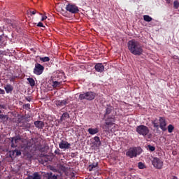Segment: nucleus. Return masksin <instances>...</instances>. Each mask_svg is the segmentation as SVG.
I'll return each instance as SVG.
<instances>
[{"instance_id":"nucleus-1","label":"nucleus","mask_w":179,"mask_h":179,"mask_svg":"<svg viewBox=\"0 0 179 179\" xmlns=\"http://www.w3.org/2000/svg\"><path fill=\"white\" fill-rule=\"evenodd\" d=\"M127 47L129 51L133 55L141 56L143 54V48H142V45L139 41H136L135 39H132L129 41L127 43Z\"/></svg>"},{"instance_id":"nucleus-2","label":"nucleus","mask_w":179,"mask_h":179,"mask_svg":"<svg viewBox=\"0 0 179 179\" xmlns=\"http://www.w3.org/2000/svg\"><path fill=\"white\" fill-rule=\"evenodd\" d=\"M152 124L156 129L160 128L163 132L167 131V122L166 121V118L163 117H159V120L157 119L152 120Z\"/></svg>"},{"instance_id":"nucleus-3","label":"nucleus","mask_w":179,"mask_h":179,"mask_svg":"<svg viewBox=\"0 0 179 179\" xmlns=\"http://www.w3.org/2000/svg\"><path fill=\"white\" fill-rule=\"evenodd\" d=\"M142 153V148L141 147H134L130 148L127 152H126V156L132 159L134 157H136V156H139Z\"/></svg>"},{"instance_id":"nucleus-4","label":"nucleus","mask_w":179,"mask_h":179,"mask_svg":"<svg viewBox=\"0 0 179 179\" xmlns=\"http://www.w3.org/2000/svg\"><path fill=\"white\" fill-rule=\"evenodd\" d=\"M136 131L138 134V135H142V136H147L148 135V138H152V134H149L150 130L147 126H145L143 124L137 126Z\"/></svg>"},{"instance_id":"nucleus-5","label":"nucleus","mask_w":179,"mask_h":179,"mask_svg":"<svg viewBox=\"0 0 179 179\" xmlns=\"http://www.w3.org/2000/svg\"><path fill=\"white\" fill-rule=\"evenodd\" d=\"M97 94L93 92H87L83 94H80L78 99L79 100H88V101H92L96 99Z\"/></svg>"},{"instance_id":"nucleus-6","label":"nucleus","mask_w":179,"mask_h":179,"mask_svg":"<svg viewBox=\"0 0 179 179\" xmlns=\"http://www.w3.org/2000/svg\"><path fill=\"white\" fill-rule=\"evenodd\" d=\"M152 164L155 169L160 170L163 167V161L160 158L152 157Z\"/></svg>"},{"instance_id":"nucleus-7","label":"nucleus","mask_w":179,"mask_h":179,"mask_svg":"<svg viewBox=\"0 0 179 179\" xmlns=\"http://www.w3.org/2000/svg\"><path fill=\"white\" fill-rule=\"evenodd\" d=\"M23 148H27V146L21 145V147H18V148L10 151V157H17L19 156H22V149H23Z\"/></svg>"},{"instance_id":"nucleus-8","label":"nucleus","mask_w":179,"mask_h":179,"mask_svg":"<svg viewBox=\"0 0 179 179\" xmlns=\"http://www.w3.org/2000/svg\"><path fill=\"white\" fill-rule=\"evenodd\" d=\"M11 148H17V145H20V142H23V138L20 136H17L10 138Z\"/></svg>"},{"instance_id":"nucleus-9","label":"nucleus","mask_w":179,"mask_h":179,"mask_svg":"<svg viewBox=\"0 0 179 179\" xmlns=\"http://www.w3.org/2000/svg\"><path fill=\"white\" fill-rule=\"evenodd\" d=\"M44 72V67L40 63L35 64V67L34 69V75L40 76L43 74Z\"/></svg>"},{"instance_id":"nucleus-10","label":"nucleus","mask_w":179,"mask_h":179,"mask_svg":"<svg viewBox=\"0 0 179 179\" xmlns=\"http://www.w3.org/2000/svg\"><path fill=\"white\" fill-rule=\"evenodd\" d=\"M66 10L67 12H70V13H78L79 12V8L73 4H68L66 6Z\"/></svg>"},{"instance_id":"nucleus-11","label":"nucleus","mask_w":179,"mask_h":179,"mask_svg":"<svg viewBox=\"0 0 179 179\" xmlns=\"http://www.w3.org/2000/svg\"><path fill=\"white\" fill-rule=\"evenodd\" d=\"M68 103H69L68 101V99L57 100V101H55V104L57 107H64V106H66V104H68Z\"/></svg>"},{"instance_id":"nucleus-12","label":"nucleus","mask_w":179,"mask_h":179,"mask_svg":"<svg viewBox=\"0 0 179 179\" xmlns=\"http://www.w3.org/2000/svg\"><path fill=\"white\" fill-rule=\"evenodd\" d=\"M59 147L60 149H69L71 148V143H68V141H62L59 143Z\"/></svg>"},{"instance_id":"nucleus-13","label":"nucleus","mask_w":179,"mask_h":179,"mask_svg":"<svg viewBox=\"0 0 179 179\" xmlns=\"http://www.w3.org/2000/svg\"><path fill=\"white\" fill-rule=\"evenodd\" d=\"M55 78H57V80H64V78H65V73L63 71H57L55 73Z\"/></svg>"},{"instance_id":"nucleus-14","label":"nucleus","mask_w":179,"mask_h":179,"mask_svg":"<svg viewBox=\"0 0 179 179\" xmlns=\"http://www.w3.org/2000/svg\"><path fill=\"white\" fill-rule=\"evenodd\" d=\"M94 69L96 72H103L104 71V65L101 63H97L95 65Z\"/></svg>"},{"instance_id":"nucleus-15","label":"nucleus","mask_w":179,"mask_h":179,"mask_svg":"<svg viewBox=\"0 0 179 179\" xmlns=\"http://www.w3.org/2000/svg\"><path fill=\"white\" fill-rule=\"evenodd\" d=\"M114 117H108L106 120V125H107V127H113V125H114Z\"/></svg>"},{"instance_id":"nucleus-16","label":"nucleus","mask_w":179,"mask_h":179,"mask_svg":"<svg viewBox=\"0 0 179 179\" xmlns=\"http://www.w3.org/2000/svg\"><path fill=\"white\" fill-rule=\"evenodd\" d=\"M34 124L36 128H38V129H43V128H44V122L43 121H35Z\"/></svg>"},{"instance_id":"nucleus-17","label":"nucleus","mask_w":179,"mask_h":179,"mask_svg":"<svg viewBox=\"0 0 179 179\" xmlns=\"http://www.w3.org/2000/svg\"><path fill=\"white\" fill-rule=\"evenodd\" d=\"M27 179H41V176L38 173L35 172L31 176H29Z\"/></svg>"},{"instance_id":"nucleus-18","label":"nucleus","mask_w":179,"mask_h":179,"mask_svg":"<svg viewBox=\"0 0 179 179\" xmlns=\"http://www.w3.org/2000/svg\"><path fill=\"white\" fill-rule=\"evenodd\" d=\"M4 89H5L6 93H10V92H13V86H12L10 84H7L4 87Z\"/></svg>"},{"instance_id":"nucleus-19","label":"nucleus","mask_w":179,"mask_h":179,"mask_svg":"<svg viewBox=\"0 0 179 179\" xmlns=\"http://www.w3.org/2000/svg\"><path fill=\"white\" fill-rule=\"evenodd\" d=\"M88 133L90 135H96V134H99V129L98 128H95V129L90 128V129H88Z\"/></svg>"},{"instance_id":"nucleus-20","label":"nucleus","mask_w":179,"mask_h":179,"mask_svg":"<svg viewBox=\"0 0 179 179\" xmlns=\"http://www.w3.org/2000/svg\"><path fill=\"white\" fill-rule=\"evenodd\" d=\"M97 166H99V164L97 162L92 163L88 167L89 171H93V170H94V169H96V167H97Z\"/></svg>"},{"instance_id":"nucleus-21","label":"nucleus","mask_w":179,"mask_h":179,"mask_svg":"<svg viewBox=\"0 0 179 179\" xmlns=\"http://www.w3.org/2000/svg\"><path fill=\"white\" fill-rule=\"evenodd\" d=\"M6 41H5V39L0 36V48H3V47H6Z\"/></svg>"},{"instance_id":"nucleus-22","label":"nucleus","mask_w":179,"mask_h":179,"mask_svg":"<svg viewBox=\"0 0 179 179\" xmlns=\"http://www.w3.org/2000/svg\"><path fill=\"white\" fill-rule=\"evenodd\" d=\"M22 125L21 127H22V128H24L25 129H27L30 128V127H31V124L27 122H22Z\"/></svg>"},{"instance_id":"nucleus-23","label":"nucleus","mask_w":179,"mask_h":179,"mask_svg":"<svg viewBox=\"0 0 179 179\" xmlns=\"http://www.w3.org/2000/svg\"><path fill=\"white\" fill-rule=\"evenodd\" d=\"M66 118H69V113L66 112L62 114L60 120H61V121H65V120H66Z\"/></svg>"},{"instance_id":"nucleus-24","label":"nucleus","mask_w":179,"mask_h":179,"mask_svg":"<svg viewBox=\"0 0 179 179\" xmlns=\"http://www.w3.org/2000/svg\"><path fill=\"white\" fill-rule=\"evenodd\" d=\"M27 80H28L30 86H31V87H33V86L36 85V82L34 81V79H33V78H27Z\"/></svg>"},{"instance_id":"nucleus-25","label":"nucleus","mask_w":179,"mask_h":179,"mask_svg":"<svg viewBox=\"0 0 179 179\" xmlns=\"http://www.w3.org/2000/svg\"><path fill=\"white\" fill-rule=\"evenodd\" d=\"M143 20L145 22H152L153 20V18L152 17L149 16L148 15H143Z\"/></svg>"},{"instance_id":"nucleus-26","label":"nucleus","mask_w":179,"mask_h":179,"mask_svg":"<svg viewBox=\"0 0 179 179\" xmlns=\"http://www.w3.org/2000/svg\"><path fill=\"white\" fill-rule=\"evenodd\" d=\"M48 179H57V176L56 175H52V173H47Z\"/></svg>"},{"instance_id":"nucleus-27","label":"nucleus","mask_w":179,"mask_h":179,"mask_svg":"<svg viewBox=\"0 0 179 179\" xmlns=\"http://www.w3.org/2000/svg\"><path fill=\"white\" fill-rule=\"evenodd\" d=\"M94 139L95 142H96V145H98V146H101V141H100V137L95 136Z\"/></svg>"},{"instance_id":"nucleus-28","label":"nucleus","mask_w":179,"mask_h":179,"mask_svg":"<svg viewBox=\"0 0 179 179\" xmlns=\"http://www.w3.org/2000/svg\"><path fill=\"white\" fill-rule=\"evenodd\" d=\"M40 61H42V62H48L50 61V57H40Z\"/></svg>"},{"instance_id":"nucleus-29","label":"nucleus","mask_w":179,"mask_h":179,"mask_svg":"<svg viewBox=\"0 0 179 179\" xmlns=\"http://www.w3.org/2000/svg\"><path fill=\"white\" fill-rule=\"evenodd\" d=\"M173 131H174V126H173L172 124H169L168 126V131L169 134H171V132H173Z\"/></svg>"},{"instance_id":"nucleus-30","label":"nucleus","mask_w":179,"mask_h":179,"mask_svg":"<svg viewBox=\"0 0 179 179\" xmlns=\"http://www.w3.org/2000/svg\"><path fill=\"white\" fill-rule=\"evenodd\" d=\"M61 85V82L58 81H52V87H58Z\"/></svg>"},{"instance_id":"nucleus-31","label":"nucleus","mask_w":179,"mask_h":179,"mask_svg":"<svg viewBox=\"0 0 179 179\" xmlns=\"http://www.w3.org/2000/svg\"><path fill=\"white\" fill-rule=\"evenodd\" d=\"M148 150H150V152H155V150H156V148L153 145H148Z\"/></svg>"},{"instance_id":"nucleus-32","label":"nucleus","mask_w":179,"mask_h":179,"mask_svg":"<svg viewBox=\"0 0 179 179\" xmlns=\"http://www.w3.org/2000/svg\"><path fill=\"white\" fill-rule=\"evenodd\" d=\"M138 169H140V170H143V169H145V164L142 162H138Z\"/></svg>"},{"instance_id":"nucleus-33","label":"nucleus","mask_w":179,"mask_h":179,"mask_svg":"<svg viewBox=\"0 0 179 179\" xmlns=\"http://www.w3.org/2000/svg\"><path fill=\"white\" fill-rule=\"evenodd\" d=\"M173 6H174L175 9H178V7H179L178 1L176 0L173 2Z\"/></svg>"},{"instance_id":"nucleus-34","label":"nucleus","mask_w":179,"mask_h":179,"mask_svg":"<svg viewBox=\"0 0 179 179\" xmlns=\"http://www.w3.org/2000/svg\"><path fill=\"white\" fill-rule=\"evenodd\" d=\"M24 108H26V110H30V103H27L23 106Z\"/></svg>"},{"instance_id":"nucleus-35","label":"nucleus","mask_w":179,"mask_h":179,"mask_svg":"<svg viewBox=\"0 0 179 179\" xmlns=\"http://www.w3.org/2000/svg\"><path fill=\"white\" fill-rule=\"evenodd\" d=\"M111 113V108H107L106 110V114H110Z\"/></svg>"},{"instance_id":"nucleus-36","label":"nucleus","mask_w":179,"mask_h":179,"mask_svg":"<svg viewBox=\"0 0 179 179\" xmlns=\"http://www.w3.org/2000/svg\"><path fill=\"white\" fill-rule=\"evenodd\" d=\"M61 151L59 150V149H57L55 151V155H58V156H59V155H61Z\"/></svg>"},{"instance_id":"nucleus-37","label":"nucleus","mask_w":179,"mask_h":179,"mask_svg":"<svg viewBox=\"0 0 179 179\" xmlns=\"http://www.w3.org/2000/svg\"><path fill=\"white\" fill-rule=\"evenodd\" d=\"M16 76H12L10 78V82H15V79H16Z\"/></svg>"},{"instance_id":"nucleus-38","label":"nucleus","mask_w":179,"mask_h":179,"mask_svg":"<svg viewBox=\"0 0 179 179\" xmlns=\"http://www.w3.org/2000/svg\"><path fill=\"white\" fill-rule=\"evenodd\" d=\"M37 26H38V27H44V25L43 24V22H38Z\"/></svg>"},{"instance_id":"nucleus-39","label":"nucleus","mask_w":179,"mask_h":179,"mask_svg":"<svg viewBox=\"0 0 179 179\" xmlns=\"http://www.w3.org/2000/svg\"><path fill=\"white\" fill-rule=\"evenodd\" d=\"M29 13H31V15H35L36 13H37V10H34L33 11H29Z\"/></svg>"},{"instance_id":"nucleus-40","label":"nucleus","mask_w":179,"mask_h":179,"mask_svg":"<svg viewBox=\"0 0 179 179\" xmlns=\"http://www.w3.org/2000/svg\"><path fill=\"white\" fill-rule=\"evenodd\" d=\"M0 94H5V90L0 88Z\"/></svg>"},{"instance_id":"nucleus-41","label":"nucleus","mask_w":179,"mask_h":179,"mask_svg":"<svg viewBox=\"0 0 179 179\" xmlns=\"http://www.w3.org/2000/svg\"><path fill=\"white\" fill-rule=\"evenodd\" d=\"M45 19H47V16L42 17L41 22H44V20H45Z\"/></svg>"},{"instance_id":"nucleus-42","label":"nucleus","mask_w":179,"mask_h":179,"mask_svg":"<svg viewBox=\"0 0 179 179\" xmlns=\"http://www.w3.org/2000/svg\"><path fill=\"white\" fill-rule=\"evenodd\" d=\"M26 100L27 101H31V99H30V97H27Z\"/></svg>"},{"instance_id":"nucleus-43","label":"nucleus","mask_w":179,"mask_h":179,"mask_svg":"<svg viewBox=\"0 0 179 179\" xmlns=\"http://www.w3.org/2000/svg\"><path fill=\"white\" fill-rule=\"evenodd\" d=\"M166 3H170V2H171V0H166Z\"/></svg>"},{"instance_id":"nucleus-44","label":"nucleus","mask_w":179,"mask_h":179,"mask_svg":"<svg viewBox=\"0 0 179 179\" xmlns=\"http://www.w3.org/2000/svg\"><path fill=\"white\" fill-rule=\"evenodd\" d=\"M172 179H178L176 176H173Z\"/></svg>"},{"instance_id":"nucleus-45","label":"nucleus","mask_w":179,"mask_h":179,"mask_svg":"<svg viewBox=\"0 0 179 179\" xmlns=\"http://www.w3.org/2000/svg\"><path fill=\"white\" fill-rule=\"evenodd\" d=\"M0 107H2V108H3V106H1V105Z\"/></svg>"},{"instance_id":"nucleus-46","label":"nucleus","mask_w":179,"mask_h":179,"mask_svg":"<svg viewBox=\"0 0 179 179\" xmlns=\"http://www.w3.org/2000/svg\"><path fill=\"white\" fill-rule=\"evenodd\" d=\"M0 54H2V52L0 51Z\"/></svg>"},{"instance_id":"nucleus-47","label":"nucleus","mask_w":179,"mask_h":179,"mask_svg":"<svg viewBox=\"0 0 179 179\" xmlns=\"http://www.w3.org/2000/svg\"><path fill=\"white\" fill-rule=\"evenodd\" d=\"M0 166H1V162H0Z\"/></svg>"}]
</instances>
